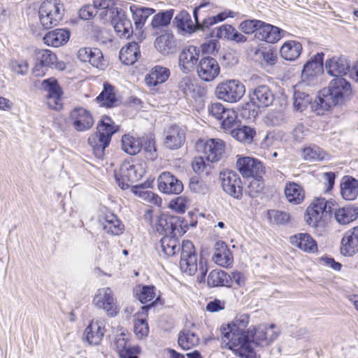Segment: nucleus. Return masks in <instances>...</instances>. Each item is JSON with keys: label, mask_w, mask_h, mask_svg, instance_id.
Instances as JSON below:
<instances>
[{"label": "nucleus", "mask_w": 358, "mask_h": 358, "mask_svg": "<svg viewBox=\"0 0 358 358\" xmlns=\"http://www.w3.org/2000/svg\"><path fill=\"white\" fill-rule=\"evenodd\" d=\"M250 317L246 314L237 315L231 324L220 329L224 342L234 353L242 358H257L254 350L250 346L248 329Z\"/></svg>", "instance_id": "f257e3e1"}, {"label": "nucleus", "mask_w": 358, "mask_h": 358, "mask_svg": "<svg viewBox=\"0 0 358 358\" xmlns=\"http://www.w3.org/2000/svg\"><path fill=\"white\" fill-rule=\"evenodd\" d=\"M352 95L353 90L350 82L343 77H338L329 83L328 88L320 92L316 103L320 108L329 110L336 105L350 100Z\"/></svg>", "instance_id": "f03ea898"}, {"label": "nucleus", "mask_w": 358, "mask_h": 358, "mask_svg": "<svg viewBox=\"0 0 358 358\" xmlns=\"http://www.w3.org/2000/svg\"><path fill=\"white\" fill-rule=\"evenodd\" d=\"M181 271L189 275H194L199 271V282L204 281L205 275L208 271L207 265L201 259L198 263L197 255L195 253L194 247L189 241H184L181 246L180 260Z\"/></svg>", "instance_id": "7ed1b4c3"}, {"label": "nucleus", "mask_w": 358, "mask_h": 358, "mask_svg": "<svg viewBox=\"0 0 358 358\" xmlns=\"http://www.w3.org/2000/svg\"><path fill=\"white\" fill-rule=\"evenodd\" d=\"M117 127L109 117H103L97 126V133L88 138V143L96 155H102L105 148L109 145L112 135Z\"/></svg>", "instance_id": "20e7f679"}, {"label": "nucleus", "mask_w": 358, "mask_h": 358, "mask_svg": "<svg viewBox=\"0 0 358 358\" xmlns=\"http://www.w3.org/2000/svg\"><path fill=\"white\" fill-rule=\"evenodd\" d=\"M144 173L145 169L141 164L124 162L119 170L115 172V178L118 186L122 189H126L138 181Z\"/></svg>", "instance_id": "39448f33"}, {"label": "nucleus", "mask_w": 358, "mask_h": 358, "mask_svg": "<svg viewBox=\"0 0 358 358\" xmlns=\"http://www.w3.org/2000/svg\"><path fill=\"white\" fill-rule=\"evenodd\" d=\"M63 5L58 0H46L39 8L38 15L41 25L45 29L56 26L62 19Z\"/></svg>", "instance_id": "423d86ee"}, {"label": "nucleus", "mask_w": 358, "mask_h": 358, "mask_svg": "<svg viewBox=\"0 0 358 358\" xmlns=\"http://www.w3.org/2000/svg\"><path fill=\"white\" fill-rule=\"evenodd\" d=\"M335 202L327 201L324 198H317L307 208L305 215L306 223L313 227H317L324 214L333 213Z\"/></svg>", "instance_id": "0eeeda50"}, {"label": "nucleus", "mask_w": 358, "mask_h": 358, "mask_svg": "<svg viewBox=\"0 0 358 358\" xmlns=\"http://www.w3.org/2000/svg\"><path fill=\"white\" fill-rule=\"evenodd\" d=\"M250 343L252 342L257 346L265 347L272 343L279 336L280 331L273 324H262L248 329Z\"/></svg>", "instance_id": "6e6552de"}, {"label": "nucleus", "mask_w": 358, "mask_h": 358, "mask_svg": "<svg viewBox=\"0 0 358 358\" xmlns=\"http://www.w3.org/2000/svg\"><path fill=\"white\" fill-rule=\"evenodd\" d=\"M218 99L229 103L238 101L244 95L245 88L237 80H229L220 83L215 90Z\"/></svg>", "instance_id": "1a4fd4ad"}, {"label": "nucleus", "mask_w": 358, "mask_h": 358, "mask_svg": "<svg viewBox=\"0 0 358 358\" xmlns=\"http://www.w3.org/2000/svg\"><path fill=\"white\" fill-rule=\"evenodd\" d=\"M93 303L96 308L103 310L110 317L116 316L120 310L113 292L109 287L99 289L94 296Z\"/></svg>", "instance_id": "9d476101"}, {"label": "nucleus", "mask_w": 358, "mask_h": 358, "mask_svg": "<svg viewBox=\"0 0 358 358\" xmlns=\"http://www.w3.org/2000/svg\"><path fill=\"white\" fill-rule=\"evenodd\" d=\"M219 178L224 192L235 199H241L242 182L236 172L229 170L223 171L220 173Z\"/></svg>", "instance_id": "9b49d317"}, {"label": "nucleus", "mask_w": 358, "mask_h": 358, "mask_svg": "<svg viewBox=\"0 0 358 358\" xmlns=\"http://www.w3.org/2000/svg\"><path fill=\"white\" fill-rule=\"evenodd\" d=\"M41 89L47 92L46 103L49 108L59 110L62 108V90L55 78H48L43 80Z\"/></svg>", "instance_id": "f8f14e48"}, {"label": "nucleus", "mask_w": 358, "mask_h": 358, "mask_svg": "<svg viewBox=\"0 0 358 358\" xmlns=\"http://www.w3.org/2000/svg\"><path fill=\"white\" fill-rule=\"evenodd\" d=\"M158 188L166 194H179L183 190V184L170 172L162 173L157 178Z\"/></svg>", "instance_id": "ddd939ff"}, {"label": "nucleus", "mask_w": 358, "mask_h": 358, "mask_svg": "<svg viewBox=\"0 0 358 358\" xmlns=\"http://www.w3.org/2000/svg\"><path fill=\"white\" fill-rule=\"evenodd\" d=\"M236 166L243 177L259 176L264 172L262 163L250 157H241L236 161Z\"/></svg>", "instance_id": "4468645a"}, {"label": "nucleus", "mask_w": 358, "mask_h": 358, "mask_svg": "<svg viewBox=\"0 0 358 358\" xmlns=\"http://www.w3.org/2000/svg\"><path fill=\"white\" fill-rule=\"evenodd\" d=\"M70 121L73 128L78 131L90 129L94 124L91 113L83 108H76L70 113Z\"/></svg>", "instance_id": "2eb2a0df"}, {"label": "nucleus", "mask_w": 358, "mask_h": 358, "mask_svg": "<svg viewBox=\"0 0 358 358\" xmlns=\"http://www.w3.org/2000/svg\"><path fill=\"white\" fill-rule=\"evenodd\" d=\"M196 72L201 80L210 82L218 76L220 66L214 58L210 57H203L199 62Z\"/></svg>", "instance_id": "dca6fc26"}, {"label": "nucleus", "mask_w": 358, "mask_h": 358, "mask_svg": "<svg viewBox=\"0 0 358 358\" xmlns=\"http://www.w3.org/2000/svg\"><path fill=\"white\" fill-rule=\"evenodd\" d=\"M201 143L203 148L204 157L208 162L219 161L224 153L225 143L220 138H210L205 143Z\"/></svg>", "instance_id": "f3484780"}, {"label": "nucleus", "mask_w": 358, "mask_h": 358, "mask_svg": "<svg viewBox=\"0 0 358 358\" xmlns=\"http://www.w3.org/2000/svg\"><path fill=\"white\" fill-rule=\"evenodd\" d=\"M350 68V61L343 55L334 56L325 62L327 73L336 78L343 77L349 71Z\"/></svg>", "instance_id": "a211bd4d"}, {"label": "nucleus", "mask_w": 358, "mask_h": 358, "mask_svg": "<svg viewBox=\"0 0 358 358\" xmlns=\"http://www.w3.org/2000/svg\"><path fill=\"white\" fill-rule=\"evenodd\" d=\"M99 222L106 233L113 236L120 235L124 230V224L117 215L111 212H106L100 215Z\"/></svg>", "instance_id": "6ab92c4d"}, {"label": "nucleus", "mask_w": 358, "mask_h": 358, "mask_svg": "<svg viewBox=\"0 0 358 358\" xmlns=\"http://www.w3.org/2000/svg\"><path fill=\"white\" fill-rule=\"evenodd\" d=\"M261 25L256 32V38L260 41L270 43H274L278 41L282 37L284 30L261 21Z\"/></svg>", "instance_id": "aec40b11"}, {"label": "nucleus", "mask_w": 358, "mask_h": 358, "mask_svg": "<svg viewBox=\"0 0 358 358\" xmlns=\"http://www.w3.org/2000/svg\"><path fill=\"white\" fill-rule=\"evenodd\" d=\"M164 145L169 149H178L182 146L185 140L184 129L177 125H173L164 131Z\"/></svg>", "instance_id": "412c9836"}, {"label": "nucleus", "mask_w": 358, "mask_h": 358, "mask_svg": "<svg viewBox=\"0 0 358 358\" xmlns=\"http://www.w3.org/2000/svg\"><path fill=\"white\" fill-rule=\"evenodd\" d=\"M200 51L193 45L184 48L179 55V66L184 73H188L193 69L199 59Z\"/></svg>", "instance_id": "4be33fe9"}, {"label": "nucleus", "mask_w": 358, "mask_h": 358, "mask_svg": "<svg viewBox=\"0 0 358 358\" xmlns=\"http://www.w3.org/2000/svg\"><path fill=\"white\" fill-rule=\"evenodd\" d=\"M358 251V226L347 231L341 241V253L351 257Z\"/></svg>", "instance_id": "5701e85b"}, {"label": "nucleus", "mask_w": 358, "mask_h": 358, "mask_svg": "<svg viewBox=\"0 0 358 358\" xmlns=\"http://www.w3.org/2000/svg\"><path fill=\"white\" fill-rule=\"evenodd\" d=\"M250 97L251 102L259 108L268 107L274 101L273 94L266 85H259L255 88Z\"/></svg>", "instance_id": "b1692460"}, {"label": "nucleus", "mask_w": 358, "mask_h": 358, "mask_svg": "<svg viewBox=\"0 0 358 358\" xmlns=\"http://www.w3.org/2000/svg\"><path fill=\"white\" fill-rule=\"evenodd\" d=\"M180 226L179 217L176 216L162 215L156 222V230L164 236L176 235V231Z\"/></svg>", "instance_id": "393cba45"}, {"label": "nucleus", "mask_w": 358, "mask_h": 358, "mask_svg": "<svg viewBox=\"0 0 358 358\" xmlns=\"http://www.w3.org/2000/svg\"><path fill=\"white\" fill-rule=\"evenodd\" d=\"M156 49L164 55L175 53L177 50V42L174 35L166 31L158 36L155 41Z\"/></svg>", "instance_id": "a878e982"}, {"label": "nucleus", "mask_w": 358, "mask_h": 358, "mask_svg": "<svg viewBox=\"0 0 358 358\" xmlns=\"http://www.w3.org/2000/svg\"><path fill=\"white\" fill-rule=\"evenodd\" d=\"M213 261L222 267H227L233 262V256L227 244L222 241H217L214 246Z\"/></svg>", "instance_id": "bb28decb"}, {"label": "nucleus", "mask_w": 358, "mask_h": 358, "mask_svg": "<svg viewBox=\"0 0 358 358\" xmlns=\"http://www.w3.org/2000/svg\"><path fill=\"white\" fill-rule=\"evenodd\" d=\"M290 243L300 250L310 253L317 251L316 241L306 233H300L290 237Z\"/></svg>", "instance_id": "cd10ccee"}, {"label": "nucleus", "mask_w": 358, "mask_h": 358, "mask_svg": "<svg viewBox=\"0 0 358 358\" xmlns=\"http://www.w3.org/2000/svg\"><path fill=\"white\" fill-rule=\"evenodd\" d=\"M156 249L160 255L171 257L180 250V246L176 235L164 236L156 245Z\"/></svg>", "instance_id": "c85d7f7f"}, {"label": "nucleus", "mask_w": 358, "mask_h": 358, "mask_svg": "<svg viewBox=\"0 0 358 358\" xmlns=\"http://www.w3.org/2000/svg\"><path fill=\"white\" fill-rule=\"evenodd\" d=\"M70 34V31L66 29H56L48 32L43 36V41L47 45L60 47L69 41Z\"/></svg>", "instance_id": "c756f323"}, {"label": "nucleus", "mask_w": 358, "mask_h": 358, "mask_svg": "<svg viewBox=\"0 0 358 358\" xmlns=\"http://www.w3.org/2000/svg\"><path fill=\"white\" fill-rule=\"evenodd\" d=\"M77 57L80 61L89 62L96 68L102 66L103 55L98 48H81L78 51Z\"/></svg>", "instance_id": "7c9ffc66"}, {"label": "nucleus", "mask_w": 358, "mask_h": 358, "mask_svg": "<svg viewBox=\"0 0 358 358\" xmlns=\"http://www.w3.org/2000/svg\"><path fill=\"white\" fill-rule=\"evenodd\" d=\"M110 21L119 36L129 38L133 32L131 22L123 13L122 10H120V14L113 16Z\"/></svg>", "instance_id": "2f4dec72"}, {"label": "nucleus", "mask_w": 358, "mask_h": 358, "mask_svg": "<svg viewBox=\"0 0 358 358\" xmlns=\"http://www.w3.org/2000/svg\"><path fill=\"white\" fill-rule=\"evenodd\" d=\"M169 76L170 71L169 69L162 66H155L145 76V82L148 87H155L166 82Z\"/></svg>", "instance_id": "473e14b6"}, {"label": "nucleus", "mask_w": 358, "mask_h": 358, "mask_svg": "<svg viewBox=\"0 0 358 358\" xmlns=\"http://www.w3.org/2000/svg\"><path fill=\"white\" fill-rule=\"evenodd\" d=\"M104 334L103 323L101 321L92 322L85 330V338L90 345H98Z\"/></svg>", "instance_id": "72a5a7b5"}, {"label": "nucleus", "mask_w": 358, "mask_h": 358, "mask_svg": "<svg viewBox=\"0 0 358 358\" xmlns=\"http://www.w3.org/2000/svg\"><path fill=\"white\" fill-rule=\"evenodd\" d=\"M333 213H334V217L338 222L341 224H346L357 219L358 208L348 206L337 208V204L335 203Z\"/></svg>", "instance_id": "f704fd0d"}, {"label": "nucleus", "mask_w": 358, "mask_h": 358, "mask_svg": "<svg viewBox=\"0 0 358 358\" xmlns=\"http://www.w3.org/2000/svg\"><path fill=\"white\" fill-rule=\"evenodd\" d=\"M324 53H317L303 66L302 77L310 78L320 73L323 70Z\"/></svg>", "instance_id": "c9c22d12"}, {"label": "nucleus", "mask_w": 358, "mask_h": 358, "mask_svg": "<svg viewBox=\"0 0 358 358\" xmlns=\"http://www.w3.org/2000/svg\"><path fill=\"white\" fill-rule=\"evenodd\" d=\"M139 57V45L136 42L129 43L122 47L119 55L120 59L126 65L134 64Z\"/></svg>", "instance_id": "e433bc0d"}, {"label": "nucleus", "mask_w": 358, "mask_h": 358, "mask_svg": "<svg viewBox=\"0 0 358 358\" xmlns=\"http://www.w3.org/2000/svg\"><path fill=\"white\" fill-rule=\"evenodd\" d=\"M284 193L286 199L290 203L297 205L304 200L305 194L303 188L294 182L286 184Z\"/></svg>", "instance_id": "4c0bfd02"}, {"label": "nucleus", "mask_w": 358, "mask_h": 358, "mask_svg": "<svg viewBox=\"0 0 358 358\" xmlns=\"http://www.w3.org/2000/svg\"><path fill=\"white\" fill-rule=\"evenodd\" d=\"M302 51V45L296 41H289L283 43L280 53V56L288 61L296 59Z\"/></svg>", "instance_id": "58836bf2"}, {"label": "nucleus", "mask_w": 358, "mask_h": 358, "mask_svg": "<svg viewBox=\"0 0 358 358\" xmlns=\"http://www.w3.org/2000/svg\"><path fill=\"white\" fill-rule=\"evenodd\" d=\"M341 189L344 199L355 200L358 195V180L352 177H346L341 184Z\"/></svg>", "instance_id": "ea45409f"}, {"label": "nucleus", "mask_w": 358, "mask_h": 358, "mask_svg": "<svg viewBox=\"0 0 358 358\" xmlns=\"http://www.w3.org/2000/svg\"><path fill=\"white\" fill-rule=\"evenodd\" d=\"M130 10L133 14V19L137 29H141L147 19L155 12L153 8L138 7L134 5L130 6Z\"/></svg>", "instance_id": "a19ab883"}, {"label": "nucleus", "mask_w": 358, "mask_h": 358, "mask_svg": "<svg viewBox=\"0 0 358 358\" xmlns=\"http://www.w3.org/2000/svg\"><path fill=\"white\" fill-rule=\"evenodd\" d=\"M96 101L101 102V104L103 106L115 107L117 105V99L114 92V87L107 83H104L103 90L96 97Z\"/></svg>", "instance_id": "79ce46f5"}, {"label": "nucleus", "mask_w": 358, "mask_h": 358, "mask_svg": "<svg viewBox=\"0 0 358 358\" xmlns=\"http://www.w3.org/2000/svg\"><path fill=\"white\" fill-rule=\"evenodd\" d=\"M178 345L184 350L196 346L199 343L197 334L189 329H183L178 334Z\"/></svg>", "instance_id": "37998d69"}, {"label": "nucleus", "mask_w": 358, "mask_h": 358, "mask_svg": "<svg viewBox=\"0 0 358 358\" xmlns=\"http://www.w3.org/2000/svg\"><path fill=\"white\" fill-rule=\"evenodd\" d=\"M231 282L229 274L221 270L212 271L207 279L208 285L210 287L230 286Z\"/></svg>", "instance_id": "c03bdc74"}, {"label": "nucleus", "mask_w": 358, "mask_h": 358, "mask_svg": "<svg viewBox=\"0 0 358 358\" xmlns=\"http://www.w3.org/2000/svg\"><path fill=\"white\" fill-rule=\"evenodd\" d=\"M142 148V143L138 138L130 135H124L122 138V149L129 155H135Z\"/></svg>", "instance_id": "a18cd8bd"}, {"label": "nucleus", "mask_w": 358, "mask_h": 358, "mask_svg": "<svg viewBox=\"0 0 358 358\" xmlns=\"http://www.w3.org/2000/svg\"><path fill=\"white\" fill-rule=\"evenodd\" d=\"M256 132L255 129L250 127L243 126L231 131L232 137L236 138L237 141L250 144L252 142L253 138Z\"/></svg>", "instance_id": "49530a36"}, {"label": "nucleus", "mask_w": 358, "mask_h": 358, "mask_svg": "<svg viewBox=\"0 0 358 358\" xmlns=\"http://www.w3.org/2000/svg\"><path fill=\"white\" fill-rule=\"evenodd\" d=\"M177 27L185 32L192 33L194 30V25L190 15L186 11L180 12L175 17Z\"/></svg>", "instance_id": "de8ad7c7"}, {"label": "nucleus", "mask_w": 358, "mask_h": 358, "mask_svg": "<svg viewBox=\"0 0 358 358\" xmlns=\"http://www.w3.org/2000/svg\"><path fill=\"white\" fill-rule=\"evenodd\" d=\"M36 59L40 64L46 67H57V56L49 50H38L36 51Z\"/></svg>", "instance_id": "09e8293b"}, {"label": "nucleus", "mask_w": 358, "mask_h": 358, "mask_svg": "<svg viewBox=\"0 0 358 358\" xmlns=\"http://www.w3.org/2000/svg\"><path fill=\"white\" fill-rule=\"evenodd\" d=\"M303 157L306 160L321 161L327 158V153L316 145L308 146L303 149Z\"/></svg>", "instance_id": "8fccbe9b"}, {"label": "nucleus", "mask_w": 358, "mask_h": 358, "mask_svg": "<svg viewBox=\"0 0 358 358\" xmlns=\"http://www.w3.org/2000/svg\"><path fill=\"white\" fill-rule=\"evenodd\" d=\"M172 17V10L160 12L153 16L150 25L154 29L166 27L170 24Z\"/></svg>", "instance_id": "3c124183"}, {"label": "nucleus", "mask_w": 358, "mask_h": 358, "mask_svg": "<svg viewBox=\"0 0 358 358\" xmlns=\"http://www.w3.org/2000/svg\"><path fill=\"white\" fill-rule=\"evenodd\" d=\"M264 183L262 178L259 176H255V178H253L250 181L245 192L250 197H256L259 193L262 192V191L264 189Z\"/></svg>", "instance_id": "603ef678"}, {"label": "nucleus", "mask_w": 358, "mask_h": 358, "mask_svg": "<svg viewBox=\"0 0 358 358\" xmlns=\"http://www.w3.org/2000/svg\"><path fill=\"white\" fill-rule=\"evenodd\" d=\"M267 218L271 224H284L289 220V213L276 210H270L267 212Z\"/></svg>", "instance_id": "864d4df0"}, {"label": "nucleus", "mask_w": 358, "mask_h": 358, "mask_svg": "<svg viewBox=\"0 0 358 358\" xmlns=\"http://www.w3.org/2000/svg\"><path fill=\"white\" fill-rule=\"evenodd\" d=\"M136 294L142 303H146L152 301L155 298V288L154 286H143L136 289Z\"/></svg>", "instance_id": "5fc2aeb1"}, {"label": "nucleus", "mask_w": 358, "mask_h": 358, "mask_svg": "<svg viewBox=\"0 0 358 358\" xmlns=\"http://www.w3.org/2000/svg\"><path fill=\"white\" fill-rule=\"evenodd\" d=\"M310 96L302 92H295L294 94V106L297 110H303L311 102Z\"/></svg>", "instance_id": "6e6d98bb"}, {"label": "nucleus", "mask_w": 358, "mask_h": 358, "mask_svg": "<svg viewBox=\"0 0 358 358\" xmlns=\"http://www.w3.org/2000/svg\"><path fill=\"white\" fill-rule=\"evenodd\" d=\"M237 121V113L233 109H227L220 120L222 127L228 130L232 128Z\"/></svg>", "instance_id": "4d7b16f0"}, {"label": "nucleus", "mask_w": 358, "mask_h": 358, "mask_svg": "<svg viewBox=\"0 0 358 358\" xmlns=\"http://www.w3.org/2000/svg\"><path fill=\"white\" fill-rule=\"evenodd\" d=\"M116 350L120 355L127 356V352L131 350L130 345L127 343L126 334L122 333L117 336L115 341Z\"/></svg>", "instance_id": "13d9d810"}, {"label": "nucleus", "mask_w": 358, "mask_h": 358, "mask_svg": "<svg viewBox=\"0 0 358 358\" xmlns=\"http://www.w3.org/2000/svg\"><path fill=\"white\" fill-rule=\"evenodd\" d=\"M261 21L257 20H247L242 22L240 24L241 30L246 34H255L256 37L257 30L259 29V25H261Z\"/></svg>", "instance_id": "bf43d9fd"}, {"label": "nucleus", "mask_w": 358, "mask_h": 358, "mask_svg": "<svg viewBox=\"0 0 358 358\" xmlns=\"http://www.w3.org/2000/svg\"><path fill=\"white\" fill-rule=\"evenodd\" d=\"M9 66L12 71L19 75H24L28 70V64L23 59L10 60Z\"/></svg>", "instance_id": "052dcab7"}, {"label": "nucleus", "mask_w": 358, "mask_h": 358, "mask_svg": "<svg viewBox=\"0 0 358 358\" xmlns=\"http://www.w3.org/2000/svg\"><path fill=\"white\" fill-rule=\"evenodd\" d=\"M189 205V200L185 196H178L169 203V207L178 213H184Z\"/></svg>", "instance_id": "680f3d73"}, {"label": "nucleus", "mask_w": 358, "mask_h": 358, "mask_svg": "<svg viewBox=\"0 0 358 358\" xmlns=\"http://www.w3.org/2000/svg\"><path fill=\"white\" fill-rule=\"evenodd\" d=\"M134 332L139 338H143L148 334V324L145 319L138 318L134 322Z\"/></svg>", "instance_id": "e2e57ef3"}, {"label": "nucleus", "mask_w": 358, "mask_h": 358, "mask_svg": "<svg viewBox=\"0 0 358 358\" xmlns=\"http://www.w3.org/2000/svg\"><path fill=\"white\" fill-rule=\"evenodd\" d=\"M234 29L231 25L223 24L213 30V35L219 38L230 40Z\"/></svg>", "instance_id": "0e129e2a"}, {"label": "nucleus", "mask_w": 358, "mask_h": 358, "mask_svg": "<svg viewBox=\"0 0 358 358\" xmlns=\"http://www.w3.org/2000/svg\"><path fill=\"white\" fill-rule=\"evenodd\" d=\"M227 109L220 103H213L208 108L209 114L220 121Z\"/></svg>", "instance_id": "69168bd1"}, {"label": "nucleus", "mask_w": 358, "mask_h": 358, "mask_svg": "<svg viewBox=\"0 0 358 358\" xmlns=\"http://www.w3.org/2000/svg\"><path fill=\"white\" fill-rule=\"evenodd\" d=\"M178 87L185 96L190 95L194 91V82L189 77L182 78L179 83Z\"/></svg>", "instance_id": "338daca9"}, {"label": "nucleus", "mask_w": 358, "mask_h": 358, "mask_svg": "<svg viewBox=\"0 0 358 358\" xmlns=\"http://www.w3.org/2000/svg\"><path fill=\"white\" fill-rule=\"evenodd\" d=\"M97 10H96L94 3L92 4H87L83 6L79 11L80 18L85 20H88L93 18L97 15Z\"/></svg>", "instance_id": "774afa93"}]
</instances>
